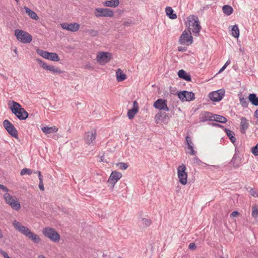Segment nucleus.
Here are the masks:
<instances>
[{
  "mask_svg": "<svg viewBox=\"0 0 258 258\" xmlns=\"http://www.w3.org/2000/svg\"><path fill=\"white\" fill-rule=\"evenodd\" d=\"M13 225L17 230L33 241L35 243H39L40 242L41 239L38 235L31 231L28 228L22 225L19 222L14 220L13 222Z\"/></svg>",
  "mask_w": 258,
  "mask_h": 258,
  "instance_id": "1",
  "label": "nucleus"
},
{
  "mask_svg": "<svg viewBox=\"0 0 258 258\" xmlns=\"http://www.w3.org/2000/svg\"><path fill=\"white\" fill-rule=\"evenodd\" d=\"M12 104V106L10 107V109L19 119L25 120L28 118V113L22 107L20 103L13 101Z\"/></svg>",
  "mask_w": 258,
  "mask_h": 258,
  "instance_id": "2",
  "label": "nucleus"
},
{
  "mask_svg": "<svg viewBox=\"0 0 258 258\" xmlns=\"http://www.w3.org/2000/svg\"><path fill=\"white\" fill-rule=\"evenodd\" d=\"M189 26L190 27L189 29H192V32L196 36L199 35V32L202 28L200 25V22L197 16L191 15L187 17Z\"/></svg>",
  "mask_w": 258,
  "mask_h": 258,
  "instance_id": "3",
  "label": "nucleus"
},
{
  "mask_svg": "<svg viewBox=\"0 0 258 258\" xmlns=\"http://www.w3.org/2000/svg\"><path fill=\"white\" fill-rule=\"evenodd\" d=\"M15 35L18 40L23 43H29L32 40V37L29 33L22 30L16 29Z\"/></svg>",
  "mask_w": 258,
  "mask_h": 258,
  "instance_id": "4",
  "label": "nucleus"
},
{
  "mask_svg": "<svg viewBox=\"0 0 258 258\" xmlns=\"http://www.w3.org/2000/svg\"><path fill=\"white\" fill-rule=\"evenodd\" d=\"M42 233L45 237L49 238L53 242H58L60 239L59 234L54 228H45L43 229Z\"/></svg>",
  "mask_w": 258,
  "mask_h": 258,
  "instance_id": "5",
  "label": "nucleus"
},
{
  "mask_svg": "<svg viewBox=\"0 0 258 258\" xmlns=\"http://www.w3.org/2000/svg\"><path fill=\"white\" fill-rule=\"evenodd\" d=\"M186 168L185 165L182 164L177 168V175L179 181L182 185H185L187 183V173L185 171Z\"/></svg>",
  "mask_w": 258,
  "mask_h": 258,
  "instance_id": "6",
  "label": "nucleus"
},
{
  "mask_svg": "<svg viewBox=\"0 0 258 258\" xmlns=\"http://www.w3.org/2000/svg\"><path fill=\"white\" fill-rule=\"evenodd\" d=\"M111 58V54L107 52H98L96 56L97 61L101 64H104L108 62Z\"/></svg>",
  "mask_w": 258,
  "mask_h": 258,
  "instance_id": "7",
  "label": "nucleus"
},
{
  "mask_svg": "<svg viewBox=\"0 0 258 258\" xmlns=\"http://www.w3.org/2000/svg\"><path fill=\"white\" fill-rule=\"evenodd\" d=\"M3 125L8 133L13 137L18 139V133L14 125L7 119L3 121Z\"/></svg>",
  "mask_w": 258,
  "mask_h": 258,
  "instance_id": "8",
  "label": "nucleus"
},
{
  "mask_svg": "<svg viewBox=\"0 0 258 258\" xmlns=\"http://www.w3.org/2000/svg\"><path fill=\"white\" fill-rule=\"evenodd\" d=\"M193 42L192 37L191 35L190 31L188 30V32L184 30L179 39V42L181 44H186L187 45L191 44Z\"/></svg>",
  "mask_w": 258,
  "mask_h": 258,
  "instance_id": "9",
  "label": "nucleus"
},
{
  "mask_svg": "<svg viewBox=\"0 0 258 258\" xmlns=\"http://www.w3.org/2000/svg\"><path fill=\"white\" fill-rule=\"evenodd\" d=\"M36 61L41 66V67H42L44 70L49 71L50 72H51L54 74H60L63 73V72L58 68L55 67L53 66L48 65L44 61L40 58H37Z\"/></svg>",
  "mask_w": 258,
  "mask_h": 258,
  "instance_id": "10",
  "label": "nucleus"
},
{
  "mask_svg": "<svg viewBox=\"0 0 258 258\" xmlns=\"http://www.w3.org/2000/svg\"><path fill=\"white\" fill-rule=\"evenodd\" d=\"M179 99L183 102L190 101L195 99V93L192 92H188L187 91H182L177 93V94Z\"/></svg>",
  "mask_w": 258,
  "mask_h": 258,
  "instance_id": "11",
  "label": "nucleus"
},
{
  "mask_svg": "<svg viewBox=\"0 0 258 258\" xmlns=\"http://www.w3.org/2000/svg\"><path fill=\"white\" fill-rule=\"evenodd\" d=\"M224 95L225 90L224 89H220L210 93L209 94V97L214 102H218L222 99Z\"/></svg>",
  "mask_w": 258,
  "mask_h": 258,
  "instance_id": "12",
  "label": "nucleus"
},
{
  "mask_svg": "<svg viewBox=\"0 0 258 258\" xmlns=\"http://www.w3.org/2000/svg\"><path fill=\"white\" fill-rule=\"evenodd\" d=\"M154 107L160 110L169 111V107L167 106V101L162 98L157 100L153 104Z\"/></svg>",
  "mask_w": 258,
  "mask_h": 258,
  "instance_id": "13",
  "label": "nucleus"
},
{
  "mask_svg": "<svg viewBox=\"0 0 258 258\" xmlns=\"http://www.w3.org/2000/svg\"><path fill=\"white\" fill-rule=\"evenodd\" d=\"M95 16L97 17H112L113 11L109 9L105 8H98L95 11Z\"/></svg>",
  "mask_w": 258,
  "mask_h": 258,
  "instance_id": "14",
  "label": "nucleus"
},
{
  "mask_svg": "<svg viewBox=\"0 0 258 258\" xmlns=\"http://www.w3.org/2000/svg\"><path fill=\"white\" fill-rule=\"evenodd\" d=\"M61 27L63 29H66L71 32H76L79 30L80 28V25L76 23L70 24L63 23L61 24Z\"/></svg>",
  "mask_w": 258,
  "mask_h": 258,
  "instance_id": "15",
  "label": "nucleus"
},
{
  "mask_svg": "<svg viewBox=\"0 0 258 258\" xmlns=\"http://www.w3.org/2000/svg\"><path fill=\"white\" fill-rule=\"evenodd\" d=\"M169 118L168 114L165 112L162 113L161 112H159L155 116L156 123H158L159 120H161L164 123H166L168 121Z\"/></svg>",
  "mask_w": 258,
  "mask_h": 258,
  "instance_id": "16",
  "label": "nucleus"
},
{
  "mask_svg": "<svg viewBox=\"0 0 258 258\" xmlns=\"http://www.w3.org/2000/svg\"><path fill=\"white\" fill-rule=\"evenodd\" d=\"M96 138V132L94 131L93 133V132H88L85 133L84 139L85 140L86 143L90 145L91 143H93V141Z\"/></svg>",
  "mask_w": 258,
  "mask_h": 258,
  "instance_id": "17",
  "label": "nucleus"
},
{
  "mask_svg": "<svg viewBox=\"0 0 258 258\" xmlns=\"http://www.w3.org/2000/svg\"><path fill=\"white\" fill-rule=\"evenodd\" d=\"M238 152V150L237 149H235V153L230 162V163L232 164L233 167L234 168H238L240 166V158L237 153Z\"/></svg>",
  "mask_w": 258,
  "mask_h": 258,
  "instance_id": "18",
  "label": "nucleus"
},
{
  "mask_svg": "<svg viewBox=\"0 0 258 258\" xmlns=\"http://www.w3.org/2000/svg\"><path fill=\"white\" fill-rule=\"evenodd\" d=\"M241 122L240 124V132L242 134L245 133V131L249 126V123L247 122V119L245 117H241L240 118Z\"/></svg>",
  "mask_w": 258,
  "mask_h": 258,
  "instance_id": "19",
  "label": "nucleus"
},
{
  "mask_svg": "<svg viewBox=\"0 0 258 258\" xmlns=\"http://www.w3.org/2000/svg\"><path fill=\"white\" fill-rule=\"evenodd\" d=\"M213 120V114L212 113L205 111L200 114V121L205 122L207 120Z\"/></svg>",
  "mask_w": 258,
  "mask_h": 258,
  "instance_id": "20",
  "label": "nucleus"
},
{
  "mask_svg": "<svg viewBox=\"0 0 258 258\" xmlns=\"http://www.w3.org/2000/svg\"><path fill=\"white\" fill-rule=\"evenodd\" d=\"M116 79L118 82H122L127 79V76L120 69H118L116 71Z\"/></svg>",
  "mask_w": 258,
  "mask_h": 258,
  "instance_id": "21",
  "label": "nucleus"
},
{
  "mask_svg": "<svg viewBox=\"0 0 258 258\" xmlns=\"http://www.w3.org/2000/svg\"><path fill=\"white\" fill-rule=\"evenodd\" d=\"M178 76L180 78L186 81H188V82L191 81V78L190 75L189 74H187L183 70H180L178 72Z\"/></svg>",
  "mask_w": 258,
  "mask_h": 258,
  "instance_id": "22",
  "label": "nucleus"
},
{
  "mask_svg": "<svg viewBox=\"0 0 258 258\" xmlns=\"http://www.w3.org/2000/svg\"><path fill=\"white\" fill-rule=\"evenodd\" d=\"M249 101L254 106H258V97L255 93H251L248 97Z\"/></svg>",
  "mask_w": 258,
  "mask_h": 258,
  "instance_id": "23",
  "label": "nucleus"
},
{
  "mask_svg": "<svg viewBox=\"0 0 258 258\" xmlns=\"http://www.w3.org/2000/svg\"><path fill=\"white\" fill-rule=\"evenodd\" d=\"M224 130L225 133L226 134L227 136L228 137L230 141L233 144H234V143L236 142V138H235L234 133L233 131L230 130L229 129L226 128H225Z\"/></svg>",
  "mask_w": 258,
  "mask_h": 258,
  "instance_id": "24",
  "label": "nucleus"
},
{
  "mask_svg": "<svg viewBox=\"0 0 258 258\" xmlns=\"http://www.w3.org/2000/svg\"><path fill=\"white\" fill-rule=\"evenodd\" d=\"M24 9L25 10L26 13L28 14V15L32 19L37 20L39 19L38 16L36 14L35 12L31 10L30 9L27 7H24Z\"/></svg>",
  "mask_w": 258,
  "mask_h": 258,
  "instance_id": "25",
  "label": "nucleus"
},
{
  "mask_svg": "<svg viewBox=\"0 0 258 258\" xmlns=\"http://www.w3.org/2000/svg\"><path fill=\"white\" fill-rule=\"evenodd\" d=\"M166 15L171 19H175L177 18L176 14L173 13L172 8L170 7H167L165 9Z\"/></svg>",
  "mask_w": 258,
  "mask_h": 258,
  "instance_id": "26",
  "label": "nucleus"
},
{
  "mask_svg": "<svg viewBox=\"0 0 258 258\" xmlns=\"http://www.w3.org/2000/svg\"><path fill=\"white\" fill-rule=\"evenodd\" d=\"M213 120L220 123H224L227 122V119L223 116L218 114H214L213 115Z\"/></svg>",
  "mask_w": 258,
  "mask_h": 258,
  "instance_id": "27",
  "label": "nucleus"
},
{
  "mask_svg": "<svg viewBox=\"0 0 258 258\" xmlns=\"http://www.w3.org/2000/svg\"><path fill=\"white\" fill-rule=\"evenodd\" d=\"M58 128L55 126L48 127L44 126L42 128V131L45 134H50L52 133H56Z\"/></svg>",
  "mask_w": 258,
  "mask_h": 258,
  "instance_id": "28",
  "label": "nucleus"
},
{
  "mask_svg": "<svg viewBox=\"0 0 258 258\" xmlns=\"http://www.w3.org/2000/svg\"><path fill=\"white\" fill-rule=\"evenodd\" d=\"M47 59L53 61H58L59 60V57L58 54L55 52H49L48 54Z\"/></svg>",
  "mask_w": 258,
  "mask_h": 258,
  "instance_id": "29",
  "label": "nucleus"
},
{
  "mask_svg": "<svg viewBox=\"0 0 258 258\" xmlns=\"http://www.w3.org/2000/svg\"><path fill=\"white\" fill-rule=\"evenodd\" d=\"M222 10L223 11V13L227 15V16H229L233 12V8L229 5H224V6H223Z\"/></svg>",
  "mask_w": 258,
  "mask_h": 258,
  "instance_id": "30",
  "label": "nucleus"
},
{
  "mask_svg": "<svg viewBox=\"0 0 258 258\" xmlns=\"http://www.w3.org/2000/svg\"><path fill=\"white\" fill-rule=\"evenodd\" d=\"M141 221L142 225L144 228L149 227L152 223V220L151 219L145 218H141Z\"/></svg>",
  "mask_w": 258,
  "mask_h": 258,
  "instance_id": "31",
  "label": "nucleus"
},
{
  "mask_svg": "<svg viewBox=\"0 0 258 258\" xmlns=\"http://www.w3.org/2000/svg\"><path fill=\"white\" fill-rule=\"evenodd\" d=\"M238 96H239L240 103L241 104L242 106L244 108L247 107V106L248 105V102L246 100V98H244L241 94H239Z\"/></svg>",
  "mask_w": 258,
  "mask_h": 258,
  "instance_id": "32",
  "label": "nucleus"
},
{
  "mask_svg": "<svg viewBox=\"0 0 258 258\" xmlns=\"http://www.w3.org/2000/svg\"><path fill=\"white\" fill-rule=\"evenodd\" d=\"M4 198L7 204L11 205V203H12L15 199L11 196L9 193H6L4 195Z\"/></svg>",
  "mask_w": 258,
  "mask_h": 258,
  "instance_id": "33",
  "label": "nucleus"
},
{
  "mask_svg": "<svg viewBox=\"0 0 258 258\" xmlns=\"http://www.w3.org/2000/svg\"><path fill=\"white\" fill-rule=\"evenodd\" d=\"M232 35L235 38H238L239 36V30L237 25H235L232 26Z\"/></svg>",
  "mask_w": 258,
  "mask_h": 258,
  "instance_id": "34",
  "label": "nucleus"
},
{
  "mask_svg": "<svg viewBox=\"0 0 258 258\" xmlns=\"http://www.w3.org/2000/svg\"><path fill=\"white\" fill-rule=\"evenodd\" d=\"M139 111L137 109H129L127 112V116L130 119H133L135 114Z\"/></svg>",
  "mask_w": 258,
  "mask_h": 258,
  "instance_id": "35",
  "label": "nucleus"
},
{
  "mask_svg": "<svg viewBox=\"0 0 258 258\" xmlns=\"http://www.w3.org/2000/svg\"><path fill=\"white\" fill-rule=\"evenodd\" d=\"M12 208L13 209L18 211L21 208V205L20 203L15 200L12 203H11V205Z\"/></svg>",
  "mask_w": 258,
  "mask_h": 258,
  "instance_id": "36",
  "label": "nucleus"
},
{
  "mask_svg": "<svg viewBox=\"0 0 258 258\" xmlns=\"http://www.w3.org/2000/svg\"><path fill=\"white\" fill-rule=\"evenodd\" d=\"M251 215L255 219L258 217V208L257 206L254 205L252 206Z\"/></svg>",
  "mask_w": 258,
  "mask_h": 258,
  "instance_id": "37",
  "label": "nucleus"
},
{
  "mask_svg": "<svg viewBox=\"0 0 258 258\" xmlns=\"http://www.w3.org/2000/svg\"><path fill=\"white\" fill-rule=\"evenodd\" d=\"M37 52L38 54H39L40 56L43 57V58L45 59H47L48 58V54H49V52H47L46 51L42 50L41 49H38L37 50Z\"/></svg>",
  "mask_w": 258,
  "mask_h": 258,
  "instance_id": "38",
  "label": "nucleus"
},
{
  "mask_svg": "<svg viewBox=\"0 0 258 258\" xmlns=\"http://www.w3.org/2000/svg\"><path fill=\"white\" fill-rule=\"evenodd\" d=\"M38 177H39V187L40 190H44V185H43V183L42 176L41 175L40 171H38Z\"/></svg>",
  "mask_w": 258,
  "mask_h": 258,
  "instance_id": "39",
  "label": "nucleus"
},
{
  "mask_svg": "<svg viewBox=\"0 0 258 258\" xmlns=\"http://www.w3.org/2000/svg\"><path fill=\"white\" fill-rule=\"evenodd\" d=\"M121 177L122 174L120 172L114 170V185Z\"/></svg>",
  "mask_w": 258,
  "mask_h": 258,
  "instance_id": "40",
  "label": "nucleus"
},
{
  "mask_svg": "<svg viewBox=\"0 0 258 258\" xmlns=\"http://www.w3.org/2000/svg\"><path fill=\"white\" fill-rule=\"evenodd\" d=\"M32 170H31L30 169L25 168H23L21 171L20 174H21V175H24L25 174L30 175L32 174Z\"/></svg>",
  "mask_w": 258,
  "mask_h": 258,
  "instance_id": "41",
  "label": "nucleus"
},
{
  "mask_svg": "<svg viewBox=\"0 0 258 258\" xmlns=\"http://www.w3.org/2000/svg\"><path fill=\"white\" fill-rule=\"evenodd\" d=\"M116 166H118L119 169L125 170L128 167V165L126 163L120 162L116 164Z\"/></svg>",
  "mask_w": 258,
  "mask_h": 258,
  "instance_id": "42",
  "label": "nucleus"
},
{
  "mask_svg": "<svg viewBox=\"0 0 258 258\" xmlns=\"http://www.w3.org/2000/svg\"><path fill=\"white\" fill-rule=\"evenodd\" d=\"M252 153L255 156H258V143L251 148Z\"/></svg>",
  "mask_w": 258,
  "mask_h": 258,
  "instance_id": "43",
  "label": "nucleus"
},
{
  "mask_svg": "<svg viewBox=\"0 0 258 258\" xmlns=\"http://www.w3.org/2000/svg\"><path fill=\"white\" fill-rule=\"evenodd\" d=\"M188 146V149L190 150V152H189L188 153L190 154V155H195L197 153V152L194 150V145L193 144L192 145H187Z\"/></svg>",
  "mask_w": 258,
  "mask_h": 258,
  "instance_id": "44",
  "label": "nucleus"
},
{
  "mask_svg": "<svg viewBox=\"0 0 258 258\" xmlns=\"http://www.w3.org/2000/svg\"><path fill=\"white\" fill-rule=\"evenodd\" d=\"M87 32L92 36H96L98 35V32L94 29L88 30Z\"/></svg>",
  "mask_w": 258,
  "mask_h": 258,
  "instance_id": "45",
  "label": "nucleus"
},
{
  "mask_svg": "<svg viewBox=\"0 0 258 258\" xmlns=\"http://www.w3.org/2000/svg\"><path fill=\"white\" fill-rule=\"evenodd\" d=\"M123 11L122 10L117 9L116 11L114 12V17H119L123 14Z\"/></svg>",
  "mask_w": 258,
  "mask_h": 258,
  "instance_id": "46",
  "label": "nucleus"
},
{
  "mask_svg": "<svg viewBox=\"0 0 258 258\" xmlns=\"http://www.w3.org/2000/svg\"><path fill=\"white\" fill-rule=\"evenodd\" d=\"M249 194L254 197H258V193L254 188H251L249 190Z\"/></svg>",
  "mask_w": 258,
  "mask_h": 258,
  "instance_id": "47",
  "label": "nucleus"
},
{
  "mask_svg": "<svg viewBox=\"0 0 258 258\" xmlns=\"http://www.w3.org/2000/svg\"><path fill=\"white\" fill-rule=\"evenodd\" d=\"M105 5L107 7H113V0L106 1L105 2Z\"/></svg>",
  "mask_w": 258,
  "mask_h": 258,
  "instance_id": "48",
  "label": "nucleus"
},
{
  "mask_svg": "<svg viewBox=\"0 0 258 258\" xmlns=\"http://www.w3.org/2000/svg\"><path fill=\"white\" fill-rule=\"evenodd\" d=\"M193 161L195 164L198 165H200L202 163V161L197 157H196L193 159Z\"/></svg>",
  "mask_w": 258,
  "mask_h": 258,
  "instance_id": "49",
  "label": "nucleus"
},
{
  "mask_svg": "<svg viewBox=\"0 0 258 258\" xmlns=\"http://www.w3.org/2000/svg\"><path fill=\"white\" fill-rule=\"evenodd\" d=\"M186 142L187 145H192V143L191 140V138L188 136L186 137Z\"/></svg>",
  "mask_w": 258,
  "mask_h": 258,
  "instance_id": "50",
  "label": "nucleus"
},
{
  "mask_svg": "<svg viewBox=\"0 0 258 258\" xmlns=\"http://www.w3.org/2000/svg\"><path fill=\"white\" fill-rule=\"evenodd\" d=\"M1 253L3 255V256L5 257V258H11L8 254V253L4 251V250H1Z\"/></svg>",
  "mask_w": 258,
  "mask_h": 258,
  "instance_id": "51",
  "label": "nucleus"
},
{
  "mask_svg": "<svg viewBox=\"0 0 258 258\" xmlns=\"http://www.w3.org/2000/svg\"><path fill=\"white\" fill-rule=\"evenodd\" d=\"M188 248L191 250H194L196 248V244L194 243H190L188 246Z\"/></svg>",
  "mask_w": 258,
  "mask_h": 258,
  "instance_id": "52",
  "label": "nucleus"
},
{
  "mask_svg": "<svg viewBox=\"0 0 258 258\" xmlns=\"http://www.w3.org/2000/svg\"><path fill=\"white\" fill-rule=\"evenodd\" d=\"M239 212L237 211H233L230 214V217H234L238 216L239 215Z\"/></svg>",
  "mask_w": 258,
  "mask_h": 258,
  "instance_id": "53",
  "label": "nucleus"
},
{
  "mask_svg": "<svg viewBox=\"0 0 258 258\" xmlns=\"http://www.w3.org/2000/svg\"><path fill=\"white\" fill-rule=\"evenodd\" d=\"M108 182L110 183L113 184V171L110 174Z\"/></svg>",
  "mask_w": 258,
  "mask_h": 258,
  "instance_id": "54",
  "label": "nucleus"
},
{
  "mask_svg": "<svg viewBox=\"0 0 258 258\" xmlns=\"http://www.w3.org/2000/svg\"><path fill=\"white\" fill-rule=\"evenodd\" d=\"M133 108L137 109L139 110V106L138 104L136 101H135L133 103Z\"/></svg>",
  "mask_w": 258,
  "mask_h": 258,
  "instance_id": "55",
  "label": "nucleus"
},
{
  "mask_svg": "<svg viewBox=\"0 0 258 258\" xmlns=\"http://www.w3.org/2000/svg\"><path fill=\"white\" fill-rule=\"evenodd\" d=\"M178 50L179 51H185L186 50V48L183 46H179L178 47Z\"/></svg>",
  "mask_w": 258,
  "mask_h": 258,
  "instance_id": "56",
  "label": "nucleus"
},
{
  "mask_svg": "<svg viewBox=\"0 0 258 258\" xmlns=\"http://www.w3.org/2000/svg\"><path fill=\"white\" fill-rule=\"evenodd\" d=\"M0 189H2L4 191L7 192L8 191V189L7 187L5 186L4 185L0 184Z\"/></svg>",
  "mask_w": 258,
  "mask_h": 258,
  "instance_id": "57",
  "label": "nucleus"
},
{
  "mask_svg": "<svg viewBox=\"0 0 258 258\" xmlns=\"http://www.w3.org/2000/svg\"><path fill=\"white\" fill-rule=\"evenodd\" d=\"M131 23L132 21L128 20L127 21L124 22L123 25L125 26H128Z\"/></svg>",
  "mask_w": 258,
  "mask_h": 258,
  "instance_id": "58",
  "label": "nucleus"
},
{
  "mask_svg": "<svg viewBox=\"0 0 258 258\" xmlns=\"http://www.w3.org/2000/svg\"><path fill=\"white\" fill-rule=\"evenodd\" d=\"M119 4V0H114V8L117 7Z\"/></svg>",
  "mask_w": 258,
  "mask_h": 258,
  "instance_id": "59",
  "label": "nucleus"
},
{
  "mask_svg": "<svg viewBox=\"0 0 258 258\" xmlns=\"http://www.w3.org/2000/svg\"><path fill=\"white\" fill-rule=\"evenodd\" d=\"M212 125L214 126H217V127H221V128H224V126L221 125V124H219L218 123H212Z\"/></svg>",
  "mask_w": 258,
  "mask_h": 258,
  "instance_id": "60",
  "label": "nucleus"
},
{
  "mask_svg": "<svg viewBox=\"0 0 258 258\" xmlns=\"http://www.w3.org/2000/svg\"><path fill=\"white\" fill-rule=\"evenodd\" d=\"M226 66H223L222 68H221V69L220 70V71H219V73H220L221 72H222L225 69H226Z\"/></svg>",
  "mask_w": 258,
  "mask_h": 258,
  "instance_id": "61",
  "label": "nucleus"
},
{
  "mask_svg": "<svg viewBox=\"0 0 258 258\" xmlns=\"http://www.w3.org/2000/svg\"><path fill=\"white\" fill-rule=\"evenodd\" d=\"M254 116L255 117L258 118V109L255 111Z\"/></svg>",
  "mask_w": 258,
  "mask_h": 258,
  "instance_id": "62",
  "label": "nucleus"
},
{
  "mask_svg": "<svg viewBox=\"0 0 258 258\" xmlns=\"http://www.w3.org/2000/svg\"><path fill=\"white\" fill-rule=\"evenodd\" d=\"M230 59H228L226 62L225 63L224 66H226V67H227V66H228L230 63Z\"/></svg>",
  "mask_w": 258,
  "mask_h": 258,
  "instance_id": "63",
  "label": "nucleus"
},
{
  "mask_svg": "<svg viewBox=\"0 0 258 258\" xmlns=\"http://www.w3.org/2000/svg\"><path fill=\"white\" fill-rule=\"evenodd\" d=\"M4 237V235L2 232L1 229H0V239H2Z\"/></svg>",
  "mask_w": 258,
  "mask_h": 258,
  "instance_id": "64",
  "label": "nucleus"
}]
</instances>
